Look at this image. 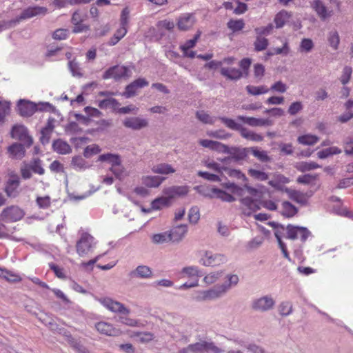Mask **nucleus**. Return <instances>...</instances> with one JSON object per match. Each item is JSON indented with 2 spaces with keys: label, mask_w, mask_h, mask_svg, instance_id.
<instances>
[{
  "label": "nucleus",
  "mask_w": 353,
  "mask_h": 353,
  "mask_svg": "<svg viewBox=\"0 0 353 353\" xmlns=\"http://www.w3.org/2000/svg\"><path fill=\"white\" fill-rule=\"evenodd\" d=\"M199 263L205 267H216L228 261L227 256L221 253H214L210 250L199 252Z\"/></svg>",
  "instance_id": "nucleus-1"
},
{
  "label": "nucleus",
  "mask_w": 353,
  "mask_h": 353,
  "mask_svg": "<svg viewBox=\"0 0 353 353\" xmlns=\"http://www.w3.org/2000/svg\"><path fill=\"white\" fill-rule=\"evenodd\" d=\"M97 241L88 232H82L79 239L76 243V250L81 257L88 256L94 249Z\"/></svg>",
  "instance_id": "nucleus-2"
},
{
  "label": "nucleus",
  "mask_w": 353,
  "mask_h": 353,
  "mask_svg": "<svg viewBox=\"0 0 353 353\" xmlns=\"http://www.w3.org/2000/svg\"><path fill=\"white\" fill-rule=\"evenodd\" d=\"M52 105L49 103H39L38 105L24 99L18 102L17 109L20 115L22 117H30L37 110H49Z\"/></svg>",
  "instance_id": "nucleus-3"
},
{
  "label": "nucleus",
  "mask_w": 353,
  "mask_h": 353,
  "mask_svg": "<svg viewBox=\"0 0 353 353\" xmlns=\"http://www.w3.org/2000/svg\"><path fill=\"white\" fill-rule=\"evenodd\" d=\"M95 299L104 307L112 312L118 313L120 314H130V310L127 308L123 303L117 301H114L110 297H97Z\"/></svg>",
  "instance_id": "nucleus-4"
},
{
  "label": "nucleus",
  "mask_w": 353,
  "mask_h": 353,
  "mask_svg": "<svg viewBox=\"0 0 353 353\" xmlns=\"http://www.w3.org/2000/svg\"><path fill=\"white\" fill-rule=\"evenodd\" d=\"M239 282V278L237 274H228L225 276V281L222 284L216 285L214 287L216 294L219 298L223 296L232 288L236 287Z\"/></svg>",
  "instance_id": "nucleus-5"
},
{
  "label": "nucleus",
  "mask_w": 353,
  "mask_h": 353,
  "mask_svg": "<svg viewBox=\"0 0 353 353\" xmlns=\"http://www.w3.org/2000/svg\"><path fill=\"white\" fill-rule=\"evenodd\" d=\"M131 76L130 70L124 65H114L108 68L103 74L104 79H114L117 81Z\"/></svg>",
  "instance_id": "nucleus-6"
},
{
  "label": "nucleus",
  "mask_w": 353,
  "mask_h": 353,
  "mask_svg": "<svg viewBox=\"0 0 353 353\" xmlns=\"http://www.w3.org/2000/svg\"><path fill=\"white\" fill-rule=\"evenodd\" d=\"M275 305V301L271 295H265L254 299L252 302V309L257 312H267L272 310Z\"/></svg>",
  "instance_id": "nucleus-7"
},
{
  "label": "nucleus",
  "mask_w": 353,
  "mask_h": 353,
  "mask_svg": "<svg viewBox=\"0 0 353 353\" xmlns=\"http://www.w3.org/2000/svg\"><path fill=\"white\" fill-rule=\"evenodd\" d=\"M25 215L24 211L17 205H11L3 210L1 217L6 222H16Z\"/></svg>",
  "instance_id": "nucleus-8"
},
{
  "label": "nucleus",
  "mask_w": 353,
  "mask_h": 353,
  "mask_svg": "<svg viewBox=\"0 0 353 353\" xmlns=\"http://www.w3.org/2000/svg\"><path fill=\"white\" fill-rule=\"evenodd\" d=\"M286 238L292 240L299 239L303 242H305L310 235V232L306 228L292 225L286 227Z\"/></svg>",
  "instance_id": "nucleus-9"
},
{
  "label": "nucleus",
  "mask_w": 353,
  "mask_h": 353,
  "mask_svg": "<svg viewBox=\"0 0 353 353\" xmlns=\"http://www.w3.org/2000/svg\"><path fill=\"white\" fill-rule=\"evenodd\" d=\"M11 137L23 141L28 147L32 143V137L29 136L27 128L23 125H14L11 130Z\"/></svg>",
  "instance_id": "nucleus-10"
},
{
  "label": "nucleus",
  "mask_w": 353,
  "mask_h": 353,
  "mask_svg": "<svg viewBox=\"0 0 353 353\" xmlns=\"http://www.w3.org/2000/svg\"><path fill=\"white\" fill-rule=\"evenodd\" d=\"M192 298L197 302L210 301L219 299L214 287L206 290H196L192 294Z\"/></svg>",
  "instance_id": "nucleus-11"
},
{
  "label": "nucleus",
  "mask_w": 353,
  "mask_h": 353,
  "mask_svg": "<svg viewBox=\"0 0 353 353\" xmlns=\"http://www.w3.org/2000/svg\"><path fill=\"white\" fill-rule=\"evenodd\" d=\"M96 330L101 334L110 336H117L121 334V331L115 327L112 323L106 321H99L95 324Z\"/></svg>",
  "instance_id": "nucleus-12"
},
{
  "label": "nucleus",
  "mask_w": 353,
  "mask_h": 353,
  "mask_svg": "<svg viewBox=\"0 0 353 353\" xmlns=\"http://www.w3.org/2000/svg\"><path fill=\"white\" fill-rule=\"evenodd\" d=\"M182 278L189 279V281L199 284V278L201 276V271L198 266L190 265L184 267L181 270Z\"/></svg>",
  "instance_id": "nucleus-13"
},
{
  "label": "nucleus",
  "mask_w": 353,
  "mask_h": 353,
  "mask_svg": "<svg viewBox=\"0 0 353 353\" xmlns=\"http://www.w3.org/2000/svg\"><path fill=\"white\" fill-rule=\"evenodd\" d=\"M148 84L149 83L145 79L139 78L126 86L123 96L127 99L131 98L136 95L138 89L147 86Z\"/></svg>",
  "instance_id": "nucleus-14"
},
{
  "label": "nucleus",
  "mask_w": 353,
  "mask_h": 353,
  "mask_svg": "<svg viewBox=\"0 0 353 353\" xmlns=\"http://www.w3.org/2000/svg\"><path fill=\"white\" fill-rule=\"evenodd\" d=\"M123 125L133 130H139L148 127V121L139 117H127L123 121Z\"/></svg>",
  "instance_id": "nucleus-15"
},
{
  "label": "nucleus",
  "mask_w": 353,
  "mask_h": 353,
  "mask_svg": "<svg viewBox=\"0 0 353 353\" xmlns=\"http://www.w3.org/2000/svg\"><path fill=\"white\" fill-rule=\"evenodd\" d=\"M130 10L128 8L123 9L120 17V28L117 30L114 34L119 39L123 38L128 32V26L129 22Z\"/></svg>",
  "instance_id": "nucleus-16"
},
{
  "label": "nucleus",
  "mask_w": 353,
  "mask_h": 353,
  "mask_svg": "<svg viewBox=\"0 0 353 353\" xmlns=\"http://www.w3.org/2000/svg\"><path fill=\"white\" fill-rule=\"evenodd\" d=\"M171 242L179 243L183 240L188 232V225L185 224H180L172 227L168 231Z\"/></svg>",
  "instance_id": "nucleus-17"
},
{
  "label": "nucleus",
  "mask_w": 353,
  "mask_h": 353,
  "mask_svg": "<svg viewBox=\"0 0 353 353\" xmlns=\"http://www.w3.org/2000/svg\"><path fill=\"white\" fill-rule=\"evenodd\" d=\"M238 120L252 127L270 126L272 121L269 119H261L245 116H238Z\"/></svg>",
  "instance_id": "nucleus-18"
},
{
  "label": "nucleus",
  "mask_w": 353,
  "mask_h": 353,
  "mask_svg": "<svg viewBox=\"0 0 353 353\" xmlns=\"http://www.w3.org/2000/svg\"><path fill=\"white\" fill-rule=\"evenodd\" d=\"M19 184V176L17 174H12L8 180L5 188V192L8 197L15 198L18 195L19 192L17 189Z\"/></svg>",
  "instance_id": "nucleus-19"
},
{
  "label": "nucleus",
  "mask_w": 353,
  "mask_h": 353,
  "mask_svg": "<svg viewBox=\"0 0 353 353\" xmlns=\"http://www.w3.org/2000/svg\"><path fill=\"white\" fill-rule=\"evenodd\" d=\"M48 8L43 6H32L25 9L19 17V20L30 19L38 15H46Z\"/></svg>",
  "instance_id": "nucleus-20"
},
{
  "label": "nucleus",
  "mask_w": 353,
  "mask_h": 353,
  "mask_svg": "<svg viewBox=\"0 0 353 353\" xmlns=\"http://www.w3.org/2000/svg\"><path fill=\"white\" fill-rule=\"evenodd\" d=\"M188 188L185 185H174L163 189V194L167 196L170 201L176 196H182L186 195L188 192Z\"/></svg>",
  "instance_id": "nucleus-21"
},
{
  "label": "nucleus",
  "mask_w": 353,
  "mask_h": 353,
  "mask_svg": "<svg viewBox=\"0 0 353 353\" xmlns=\"http://www.w3.org/2000/svg\"><path fill=\"white\" fill-rule=\"evenodd\" d=\"M196 21L193 14L185 13L181 14L177 21V27L181 30H188L191 28Z\"/></svg>",
  "instance_id": "nucleus-22"
},
{
  "label": "nucleus",
  "mask_w": 353,
  "mask_h": 353,
  "mask_svg": "<svg viewBox=\"0 0 353 353\" xmlns=\"http://www.w3.org/2000/svg\"><path fill=\"white\" fill-rule=\"evenodd\" d=\"M249 151H250V148H230L226 145L225 151H223V153L229 154L232 156V158L236 161H241L245 159L248 154Z\"/></svg>",
  "instance_id": "nucleus-23"
},
{
  "label": "nucleus",
  "mask_w": 353,
  "mask_h": 353,
  "mask_svg": "<svg viewBox=\"0 0 353 353\" xmlns=\"http://www.w3.org/2000/svg\"><path fill=\"white\" fill-rule=\"evenodd\" d=\"M283 190L288 194L290 199L302 205L306 204L308 198L311 196L310 194H307V193H303L300 191L291 190L288 188H285Z\"/></svg>",
  "instance_id": "nucleus-24"
},
{
  "label": "nucleus",
  "mask_w": 353,
  "mask_h": 353,
  "mask_svg": "<svg viewBox=\"0 0 353 353\" xmlns=\"http://www.w3.org/2000/svg\"><path fill=\"white\" fill-rule=\"evenodd\" d=\"M241 203L246 208L243 209V212L245 214L250 215L252 212L260 209L259 201L250 197L247 196L242 199Z\"/></svg>",
  "instance_id": "nucleus-25"
},
{
  "label": "nucleus",
  "mask_w": 353,
  "mask_h": 353,
  "mask_svg": "<svg viewBox=\"0 0 353 353\" xmlns=\"http://www.w3.org/2000/svg\"><path fill=\"white\" fill-rule=\"evenodd\" d=\"M292 12L285 10L279 12L274 17V22L276 28H283L292 17Z\"/></svg>",
  "instance_id": "nucleus-26"
},
{
  "label": "nucleus",
  "mask_w": 353,
  "mask_h": 353,
  "mask_svg": "<svg viewBox=\"0 0 353 353\" xmlns=\"http://www.w3.org/2000/svg\"><path fill=\"white\" fill-rule=\"evenodd\" d=\"M199 144L206 148L211 149L212 150L223 153L226 150V145L221 143L218 141L208 140V139H201L199 141Z\"/></svg>",
  "instance_id": "nucleus-27"
},
{
  "label": "nucleus",
  "mask_w": 353,
  "mask_h": 353,
  "mask_svg": "<svg viewBox=\"0 0 353 353\" xmlns=\"http://www.w3.org/2000/svg\"><path fill=\"white\" fill-rule=\"evenodd\" d=\"M130 274L133 278L149 279L152 276V271L147 265H139Z\"/></svg>",
  "instance_id": "nucleus-28"
},
{
  "label": "nucleus",
  "mask_w": 353,
  "mask_h": 353,
  "mask_svg": "<svg viewBox=\"0 0 353 353\" xmlns=\"http://www.w3.org/2000/svg\"><path fill=\"white\" fill-rule=\"evenodd\" d=\"M311 7L322 20H325L330 16L326 7L320 0H314L311 3Z\"/></svg>",
  "instance_id": "nucleus-29"
},
{
  "label": "nucleus",
  "mask_w": 353,
  "mask_h": 353,
  "mask_svg": "<svg viewBox=\"0 0 353 353\" xmlns=\"http://www.w3.org/2000/svg\"><path fill=\"white\" fill-rule=\"evenodd\" d=\"M54 119H49L46 126L43 128H42L41 131V141L43 144H46L49 142L50 134L54 128Z\"/></svg>",
  "instance_id": "nucleus-30"
},
{
  "label": "nucleus",
  "mask_w": 353,
  "mask_h": 353,
  "mask_svg": "<svg viewBox=\"0 0 353 353\" xmlns=\"http://www.w3.org/2000/svg\"><path fill=\"white\" fill-rule=\"evenodd\" d=\"M152 171L155 174H170L174 173L176 170L170 164L161 163L153 165Z\"/></svg>",
  "instance_id": "nucleus-31"
},
{
  "label": "nucleus",
  "mask_w": 353,
  "mask_h": 353,
  "mask_svg": "<svg viewBox=\"0 0 353 353\" xmlns=\"http://www.w3.org/2000/svg\"><path fill=\"white\" fill-rule=\"evenodd\" d=\"M54 151L61 154H67L72 152L70 145L61 139L56 140L52 143Z\"/></svg>",
  "instance_id": "nucleus-32"
},
{
  "label": "nucleus",
  "mask_w": 353,
  "mask_h": 353,
  "mask_svg": "<svg viewBox=\"0 0 353 353\" xmlns=\"http://www.w3.org/2000/svg\"><path fill=\"white\" fill-rule=\"evenodd\" d=\"M164 180L159 176H144L141 179L143 184L148 188H158Z\"/></svg>",
  "instance_id": "nucleus-33"
},
{
  "label": "nucleus",
  "mask_w": 353,
  "mask_h": 353,
  "mask_svg": "<svg viewBox=\"0 0 353 353\" xmlns=\"http://www.w3.org/2000/svg\"><path fill=\"white\" fill-rule=\"evenodd\" d=\"M240 134L243 138L254 142H261L263 140V137L261 134L244 127L241 130Z\"/></svg>",
  "instance_id": "nucleus-34"
},
{
  "label": "nucleus",
  "mask_w": 353,
  "mask_h": 353,
  "mask_svg": "<svg viewBox=\"0 0 353 353\" xmlns=\"http://www.w3.org/2000/svg\"><path fill=\"white\" fill-rule=\"evenodd\" d=\"M221 74L231 80H238L242 77V72L234 68H221Z\"/></svg>",
  "instance_id": "nucleus-35"
},
{
  "label": "nucleus",
  "mask_w": 353,
  "mask_h": 353,
  "mask_svg": "<svg viewBox=\"0 0 353 353\" xmlns=\"http://www.w3.org/2000/svg\"><path fill=\"white\" fill-rule=\"evenodd\" d=\"M8 150L10 157L14 159H21L25 156L24 148L20 143H13Z\"/></svg>",
  "instance_id": "nucleus-36"
},
{
  "label": "nucleus",
  "mask_w": 353,
  "mask_h": 353,
  "mask_svg": "<svg viewBox=\"0 0 353 353\" xmlns=\"http://www.w3.org/2000/svg\"><path fill=\"white\" fill-rule=\"evenodd\" d=\"M223 275V271H212L206 274L203 279V282L206 285H211L216 283Z\"/></svg>",
  "instance_id": "nucleus-37"
},
{
  "label": "nucleus",
  "mask_w": 353,
  "mask_h": 353,
  "mask_svg": "<svg viewBox=\"0 0 353 353\" xmlns=\"http://www.w3.org/2000/svg\"><path fill=\"white\" fill-rule=\"evenodd\" d=\"M98 106L101 109L112 108L114 111H117L120 106V103L114 98L109 97L103 100L98 101Z\"/></svg>",
  "instance_id": "nucleus-38"
},
{
  "label": "nucleus",
  "mask_w": 353,
  "mask_h": 353,
  "mask_svg": "<svg viewBox=\"0 0 353 353\" xmlns=\"http://www.w3.org/2000/svg\"><path fill=\"white\" fill-rule=\"evenodd\" d=\"M247 92L252 96H258L261 94H267L269 92V88L264 85L256 86L248 85L245 87Z\"/></svg>",
  "instance_id": "nucleus-39"
},
{
  "label": "nucleus",
  "mask_w": 353,
  "mask_h": 353,
  "mask_svg": "<svg viewBox=\"0 0 353 353\" xmlns=\"http://www.w3.org/2000/svg\"><path fill=\"white\" fill-rule=\"evenodd\" d=\"M99 161H106L111 165V167L118 165L121 162V158L118 154L107 153L99 157Z\"/></svg>",
  "instance_id": "nucleus-40"
},
{
  "label": "nucleus",
  "mask_w": 353,
  "mask_h": 353,
  "mask_svg": "<svg viewBox=\"0 0 353 353\" xmlns=\"http://www.w3.org/2000/svg\"><path fill=\"white\" fill-rule=\"evenodd\" d=\"M210 190V192L213 194L216 198L220 199L223 201L232 202L235 201V199L232 195L223 190L215 188H212Z\"/></svg>",
  "instance_id": "nucleus-41"
},
{
  "label": "nucleus",
  "mask_w": 353,
  "mask_h": 353,
  "mask_svg": "<svg viewBox=\"0 0 353 353\" xmlns=\"http://www.w3.org/2000/svg\"><path fill=\"white\" fill-rule=\"evenodd\" d=\"M298 212L297 208L288 201L282 203L281 214L285 217H292Z\"/></svg>",
  "instance_id": "nucleus-42"
},
{
  "label": "nucleus",
  "mask_w": 353,
  "mask_h": 353,
  "mask_svg": "<svg viewBox=\"0 0 353 353\" xmlns=\"http://www.w3.org/2000/svg\"><path fill=\"white\" fill-rule=\"evenodd\" d=\"M32 170L35 174L43 175L45 174V169L43 167V162L39 158H34L28 163Z\"/></svg>",
  "instance_id": "nucleus-43"
},
{
  "label": "nucleus",
  "mask_w": 353,
  "mask_h": 353,
  "mask_svg": "<svg viewBox=\"0 0 353 353\" xmlns=\"http://www.w3.org/2000/svg\"><path fill=\"white\" fill-rule=\"evenodd\" d=\"M170 201L169 198L165 196H161L159 198L155 199L154 201L151 203V208L153 210H160L164 207H167L170 205Z\"/></svg>",
  "instance_id": "nucleus-44"
},
{
  "label": "nucleus",
  "mask_w": 353,
  "mask_h": 353,
  "mask_svg": "<svg viewBox=\"0 0 353 353\" xmlns=\"http://www.w3.org/2000/svg\"><path fill=\"white\" fill-rule=\"evenodd\" d=\"M151 239L154 244H163L171 241L168 231L154 234L152 236Z\"/></svg>",
  "instance_id": "nucleus-45"
},
{
  "label": "nucleus",
  "mask_w": 353,
  "mask_h": 353,
  "mask_svg": "<svg viewBox=\"0 0 353 353\" xmlns=\"http://www.w3.org/2000/svg\"><path fill=\"white\" fill-rule=\"evenodd\" d=\"M110 171L114 174L116 178L119 180H123L128 176V172L121 165V162L114 167H111Z\"/></svg>",
  "instance_id": "nucleus-46"
},
{
  "label": "nucleus",
  "mask_w": 353,
  "mask_h": 353,
  "mask_svg": "<svg viewBox=\"0 0 353 353\" xmlns=\"http://www.w3.org/2000/svg\"><path fill=\"white\" fill-rule=\"evenodd\" d=\"M196 117L201 122L205 124H213L216 119L215 117L210 115L204 110L197 111Z\"/></svg>",
  "instance_id": "nucleus-47"
},
{
  "label": "nucleus",
  "mask_w": 353,
  "mask_h": 353,
  "mask_svg": "<svg viewBox=\"0 0 353 353\" xmlns=\"http://www.w3.org/2000/svg\"><path fill=\"white\" fill-rule=\"evenodd\" d=\"M250 151L254 157L257 158L261 162H269L271 158L268 155V152L265 150H260L256 147L250 148Z\"/></svg>",
  "instance_id": "nucleus-48"
},
{
  "label": "nucleus",
  "mask_w": 353,
  "mask_h": 353,
  "mask_svg": "<svg viewBox=\"0 0 353 353\" xmlns=\"http://www.w3.org/2000/svg\"><path fill=\"white\" fill-rule=\"evenodd\" d=\"M248 174L255 180L263 181L268 179V174L261 170L250 168L248 170Z\"/></svg>",
  "instance_id": "nucleus-49"
},
{
  "label": "nucleus",
  "mask_w": 353,
  "mask_h": 353,
  "mask_svg": "<svg viewBox=\"0 0 353 353\" xmlns=\"http://www.w3.org/2000/svg\"><path fill=\"white\" fill-rule=\"evenodd\" d=\"M71 163L73 168L76 170H85L89 168V165L85 159L80 156L74 157L72 159Z\"/></svg>",
  "instance_id": "nucleus-50"
},
{
  "label": "nucleus",
  "mask_w": 353,
  "mask_h": 353,
  "mask_svg": "<svg viewBox=\"0 0 353 353\" xmlns=\"http://www.w3.org/2000/svg\"><path fill=\"white\" fill-rule=\"evenodd\" d=\"M341 152V150L337 147H330L318 152L317 155L319 159H325L333 154H338Z\"/></svg>",
  "instance_id": "nucleus-51"
},
{
  "label": "nucleus",
  "mask_w": 353,
  "mask_h": 353,
  "mask_svg": "<svg viewBox=\"0 0 353 353\" xmlns=\"http://www.w3.org/2000/svg\"><path fill=\"white\" fill-rule=\"evenodd\" d=\"M328 42L330 45V46L334 49L336 50L338 49L339 42H340V37L339 35V33L337 31L334 30L329 32L328 34Z\"/></svg>",
  "instance_id": "nucleus-52"
},
{
  "label": "nucleus",
  "mask_w": 353,
  "mask_h": 353,
  "mask_svg": "<svg viewBox=\"0 0 353 353\" xmlns=\"http://www.w3.org/2000/svg\"><path fill=\"white\" fill-rule=\"evenodd\" d=\"M269 44L268 40L263 37L257 36L254 43L256 51H263L265 50Z\"/></svg>",
  "instance_id": "nucleus-53"
},
{
  "label": "nucleus",
  "mask_w": 353,
  "mask_h": 353,
  "mask_svg": "<svg viewBox=\"0 0 353 353\" xmlns=\"http://www.w3.org/2000/svg\"><path fill=\"white\" fill-rule=\"evenodd\" d=\"M268 224L274 228V235L277 241L281 240V237L284 234V232L286 231V228L273 221L268 222Z\"/></svg>",
  "instance_id": "nucleus-54"
},
{
  "label": "nucleus",
  "mask_w": 353,
  "mask_h": 353,
  "mask_svg": "<svg viewBox=\"0 0 353 353\" xmlns=\"http://www.w3.org/2000/svg\"><path fill=\"white\" fill-rule=\"evenodd\" d=\"M219 119L228 128L234 130L241 131L243 126L237 123L234 120L226 117H219Z\"/></svg>",
  "instance_id": "nucleus-55"
},
{
  "label": "nucleus",
  "mask_w": 353,
  "mask_h": 353,
  "mask_svg": "<svg viewBox=\"0 0 353 353\" xmlns=\"http://www.w3.org/2000/svg\"><path fill=\"white\" fill-rule=\"evenodd\" d=\"M318 141L319 138L312 134H305L298 138L299 143L303 145H313Z\"/></svg>",
  "instance_id": "nucleus-56"
},
{
  "label": "nucleus",
  "mask_w": 353,
  "mask_h": 353,
  "mask_svg": "<svg viewBox=\"0 0 353 353\" xmlns=\"http://www.w3.org/2000/svg\"><path fill=\"white\" fill-rule=\"evenodd\" d=\"M288 85L281 81H277L274 82L269 88V91L271 90L277 93H284L288 90Z\"/></svg>",
  "instance_id": "nucleus-57"
},
{
  "label": "nucleus",
  "mask_w": 353,
  "mask_h": 353,
  "mask_svg": "<svg viewBox=\"0 0 353 353\" xmlns=\"http://www.w3.org/2000/svg\"><path fill=\"white\" fill-rule=\"evenodd\" d=\"M118 321L122 324L130 326L136 327L138 325V321L136 319H131L128 316V314H121L119 316Z\"/></svg>",
  "instance_id": "nucleus-58"
},
{
  "label": "nucleus",
  "mask_w": 353,
  "mask_h": 353,
  "mask_svg": "<svg viewBox=\"0 0 353 353\" xmlns=\"http://www.w3.org/2000/svg\"><path fill=\"white\" fill-rule=\"evenodd\" d=\"M314 48V43L310 39H302L299 50L301 52H310L312 48Z\"/></svg>",
  "instance_id": "nucleus-59"
},
{
  "label": "nucleus",
  "mask_w": 353,
  "mask_h": 353,
  "mask_svg": "<svg viewBox=\"0 0 353 353\" xmlns=\"http://www.w3.org/2000/svg\"><path fill=\"white\" fill-rule=\"evenodd\" d=\"M200 219L199 210L197 207H192L188 212V219L190 223L196 224Z\"/></svg>",
  "instance_id": "nucleus-60"
},
{
  "label": "nucleus",
  "mask_w": 353,
  "mask_h": 353,
  "mask_svg": "<svg viewBox=\"0 0 353 353\" xmlns=\"http://www.w3.org/2000/svg\"><path fill=\"white\" fill-rule=\"evenodd\" d=\"M274 26L272 23H269L267 26L259 27L254 29L257 36L262 37L263 35H269L272 34Z\"/></svg>",
  "instance_id": "nucleus-61"
},
{
  "label": "nucleus",
  "mask_w": 353,
  "mask_h": 353,
  "mask_svg": "<svg viewBox=\"0 0 353 353\" xmlns=\"http://www.w3.org/2000/svg\"><path fill=\"white\" fill-rule=\"evenodd\" d=\"M279 313L282 316H288L292 312V305L290 302H282L279 307Z\"/></svg>",
  "instance_id": "nucleus-62"
},
{
  "label": "nucleus",
  "mask_w": 353,
  "mask_h": 353,
  "mask_svg": "<svg viewBox=\"0 0 353 353\" xmlns=\"http://www.w3.org/2000/svg\"><path fill=\"white\" fill-rule=\"evenodd\" d=\"M303 108V103L301 101H295L291 103L289 106L288 112L290 115H295Z\"/></svg>",
  "instance_id": "nucleus-63"
},
{
  "label": "nucleus",
  "mask_w": 353,
  "mask_h": 353,
  "mask_svg": "<svg viewBox=\"0 0 353 353\" xmlns=\"http://www.w3.org/2000/svg\"><path fill=\"white\" fill-rule=\"evenodd\" d=\"M244 25L245 24L243 20H230L228 23V27L233 31L242 30L244 27Z\"/></svg>",
  "instance_id": "nucleus-64"
}]
</instances>
